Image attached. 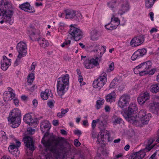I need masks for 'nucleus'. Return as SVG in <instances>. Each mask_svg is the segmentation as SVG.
<instances>
[{
  "label": "nucleus",
  "mask_w": 159,
  "mask_h": 159,
  "mask_svg": "<svg viewBox=\"0 0 159 159\" xmlns=\"http://www.w3.org/2000/svg\"><path fill=\"white\" fill-rule=\"evenodd\" d=\"M43 138L42 143L44 145L58 158L60 156L66 154L71 149L70 144L66 142L65 144L64 142L59 137L53 136L46 141Z\"/></svg>",
  "instance_id": "obj_1"
},
{
  "label": "nucleus",
  "mask_w": 159,
  "mask_h": 159,
  "mask_svg": "<svg viewBox=\"0 0 159 159\" xmlns=\"http://www.w3.org/2000/svg\"><path fill=\"white\" fill-rule=\"evenodd\" d=\"M12 8V4L8 0L0 1V11L2 13L4 18L7 20L10 19L13 15V11L11 9Z\"/></svg>",
  "instance_id": "obj_2"
},
{
  "label": "nucleus",
  "mask_w": 159,
  "mask_h": 159,
  "mask_svg": "<svg viewBox=\"0 0 159 159\" xmlns=\"http://www.w3.org/2000/svg\"><path fill=\"white\" fill-rule=\"evenodd\" d=\"M69 75L66 74L63 76L59 78L57 80V91L58 95L61 97L65 93L68 87Z\"/></svg>",
  "instance_id": "obj_3"
},
{
  "label": "nucleus",
  "mask_w": 159,
  "mask_h": 159,
  "mask_svg": "<svg viewBox=\"0 0 159 159\" xmlns=\"http://www.w3.org/2000/svg\"><path fill=\"white\" fill-rule=\"evenodd\" d=\"M152 63L151 61H148L143 62L137 66L134 69V71L135 73L138 70L140 75L142 76L146 74V73L148 70L150 69L152 67Z\"/></svg>",
  "instance_id": "obj_4"
},
{
  "label": "nucleus",
  "mask_w": 159,
  "mask_h": 159,
  "mask_svg": "<svg viewBox=\"0 0 159 159\" xmlns=\"http://www.w3.org/2000/svg\"><path fill=\"white\" fill-rule=\"evenodd\" d=\"M137 110L138 108L136 104L134 103H131L128 107L127 111L124 112L123 115L129 122V119H132L133 117H135L132 115L133 114L136 113Z\"/></svg>",
  "instance_id": "obj_5"
},
{
  "label": "nucleus",
  "mask_w": 159,
  "mask_h": 159,
  "mask_svg": "<svg viewBox=\"0 0 159 159\" xmlns=\"http://www.w3.org/2000/svg\"><path fill=\"white\" fill-rule=\"evenodd\" d=\"M69 34L72 35L71 39H74L76 41H79L82 37L83 33L79 29L70 25V30L69 31Z\"/></svg>",
  "instance_id": "obj_6"
},
{
  "label": "nucleus",
  "mask_w": 159,
  "mask_h": 159,
  "mask_svg": "<svg viewBox=\"0 0 159 159\" xmlns=\"http://www.w3.org/2000/svg\"><path fill=\"white\" fill-rule=\"evenodd\" d=\"M16 49L18 54L17 58H21L25 57L27 53V47L26 43L20 41L19 42L16 46Z\"/></svg>",
  "instance_id": "obj_7"
},
{
  "label": "nucleus",
  "mask_w": 159,
  "mask_h": 159,
  "mask_svg": "<svg viewBox=\"0 0 159 159\" xmlns=\"http://www.w3.org/2000/svg\"><path fill=\"white\" fill-rule=\"evenodd\" d=\"M146 116L140 119L133 117L132 119H129V122L136 126L142 127L143 125L147 124L149 121L150 116Z\"/></svg>",
  "instance_id": "obj_8"
},
{
  "label": "nucleus",
  "mask_w": 159,
  "mask_h": 159,
  "mask_svg": "<svg viewBox=\"0 0 159 159\" xmlns=\"http://www.w3.org/2000/svg\"><path fill=\"white\" fill-rule=\"evenodd\" d=\"M110 134L109 132L107 130H101L97 137L98 140L97 143L98 144L101 143H103L104 141V139H107L109 141Z\"/></svg>",
  "instance_id": "obj_9"
},
{
  "label": "nucleus",
  "mask_w": 159,
  "mask_h": 159,
  "mask_svg": "<svg viewBox=\"0 0 159 159\" xmlns=\"http://www.w3.org/2000/svg\"><path fill=\"white\" fill-rule=\"evenodd\" d=\"M105 75H101L94 80L93 84V87L94 88H97L99 87V89H100L102 87L107 81Z\"/></svg>",
  "instance_id": "obj_10"
},
{
  "label": "nucleus",
  "mask_w": 159,
  "mask_h": 159,
  "mask_svg": "<svg viewBox=\"0 0 159 159\" xmlns=\"http://www.w3.org/2000/svg\"><path fill=\"white\" fill-rule=\"evenodd\" d=\"M130 99L129 95L126 94H123L119 99L118 103L119 107L121 108H123L127 106L129 104Z\"/></svg>",
  "instance_id": "obj_11"
},
{
  "label": "nucleus",
  "mask_w": 159,
  "mask_h": 159,
  "mask_svg": "<svg viewBox=\"0 0 159 159\" xmlns=\"http://www.w3.org/2000/svg\"><path fill=\"white\" fill-rule=\"evenodd\" d=\"M98 57H96L95 59L93 58L90 60L88 59H86L84 64L86 68L90 69L94 67V66H97L99 65L98 60Z\"/></svg>",
  "instance_id": "obj_12"
},
{
  "label": "nucleus",
  "mask_w": 159,
  "mask_h": 159,
  "mask_svg": "<svg viewBox=\"0 0 159 159\" xmlns=\"http://www.w3.org/2000/svg\"><path fill=\"white\" fill-rule=\"evenodd\" d=\"M65 12L66 13V19H72L75 16L78 19H81V18L82 16L81 13L75 11L67 9L65 10Z\"/></svg>",
  "instance_id": "obj_13"
},
{
  "label": "nucleus",
  "mask_w": 159,
  "mask_h": 159,
  "mask_svg": "<svg viewBox=\"0 0 159 159\" xmlns=\"http://www.w3.org/2000/svg\"><path fill=\"white\" fill-rule=\"evenodd\" d=\"M144 41L143 37L142 35H139L134 38L130 42L131 46L135 47L142 44Z\"/></svg>",
  "instance_id": "obj_14"
},
{
  "label": "nucleus",
  "mask_w": 159,
  "mask_h": 159,
  "mask_svg": "<svg viewBox=\"0 0 159 159\" xmlns=\"http://www.w3.org/2000/svg\"><path fill=\"white\" fill-rule=\"evenodd\" d=\"M23 141L26 147L30 150L33 151L35 149L34 143L31 137L29 136H25L23 138Z\"/></svg>",
  "instance_id": "obj_15"
},
{
  "label": "nucleus",
  "mask_w": 159,
  "mask_h": 159,
  "mask_svg": "<svg viewBox=\"0 0 159 159\" xmlns=\"http://www.w3.org/2000/svg\"><path fill=\"white\" fill-rule=\"evenodd\" d=\"M8 121L13 128L18 127L20 124L21 117H9Z\"/></svg>",
  "instance_id": "obj_16"
},
{
  "label": "nucleus",
  "mask_w": 159,
  "mask_h": 159,
  "mask_svg": "<svg viewBox=\"0 0 159 159\" xmlns=\"http://www.w3.org/2000/svg\"><path fill=\"white\" fill-rule=\"evenodd\" d=\"M1 69L3 70H6L11 64L10 60L5 56L3 57V60L1 61Z\"/></svg>",
  "instance_id": "obj_17"
},
{
  "label": "nucleus",
  "mask_w": 159,
  "mask_h": 159,
  "mask_svg": "<svg viewBox=\"0 0 159 159\" xmlns=\"http://www.w3.org/2000/svg\"><path fill=\"white\" fill-rule=\"evenodd\" d=\"M149 98V94L147 92L140 94L138 98V101L140 104H143Z\"/></svg>",
  "instance_id": "obj_18"
},
{
  "label": "nucleus",
  "mask_w": 159,
  "mask_h": 159,
  "mask_svg": "<svg viewBox=\"0 0 159 159\" xmlns=\"http://www.w3.org/2000/svg\"><path fill=\"white\" fill-rule=\"evenodd\" d=\"M115 15L114 14H112L111 19V25L110 28H111L112 29H116L120 23V20L118 18L115 17Z\"/></svg>",
  "instance_id": "obj_19"
},
{
  "label": "nucleus",
  "mask_w": 159,
  "mask_h": 159,
  "mask_svg": "<svg viewBox=\"0 0 159 159\" xmlns=\"http://www.w3.org/2000/svg\"><path fill=\"white\" fill-rule=\"evenodd\" d=\"M19 7L22 10L25 11H28L30 13L34 12L35 10L32 9L31 7L30 6V3L26 2L20 5Z\"/></svg>",
  "instance_id": "obj_20"
},
{
  "label": "nucleus",
  "mask_w": 159,
  "mask_h": 159,
  "mask_svg": "<svg viewBox=\"0 0 159 159\" xmlns=\"http://www.w3.org/2000/svg\"><path fill=\"white\" fill-rule=\"evenodd\" d=\"M152 112L157 115H159V102H154L150 104Z\"/></svg>",
  "instance_id": "obj_21"
},
{
  "label": "nucleus",
  "mask_w": 159,
  "mask_h": 159,
  "mask_svg": "<svg viewBox=\"0 0 159 159\" xmlns=\"http://www.w3.org/2000/svg\"><path fill=\"white\" fill-rule=\"evenodd\" d=\"M129 9V6L127 1H124L123 3L122 4L120 8L118 11V14L121 15H123Z\"/></svg>",
  "instance_id": "obj_22"
},
{
  "label": "nucleus",
  "mask_w": 159,
  "mask_h": 159,
  "mask_svg": "<svg viewBox=\"0 0 159 159\" xmlns=\"http://www.w3.org/2000/svg\"><path fill=\"white\" fill-rule=\"evenodd\" d=\"M90 39L93 41L97 40L100 36L99 31L96 29H94L90 32Z\"/></svg>",
  "instance_id": "obj_23"
},
{
  "label": "nucleus",
  "mask_w": 159,
  "mask_h": 159,
  "mask_svg": "<svg viewBox=\"0 0 159 159\" xmlns=\"http://www.w3.org/2000/svg\"><path fill=\"white\" fill-rule=\"evenodd\" d=\"M145 155L144 152H143L142 150H140L138 152L132 154L130 157L132 159H141L143 158Z\"/></svg>",
  "instance_id": "obj_24"
},
{
  "label": "nucleus",
  "mask_w": 159,
  "mask_h": 159,
  "mask_svg": "<svg viewBox=\"0 0 159 159\" xmlns=\"http://www.w3.org/2000/svg\"><path fill=\"white\" fill-rule=\"evenodd\" d=\"M98 119V123L99 124V127L100 129H101V130H103V129L107 125V121L105 119L104 117L103 116H100Z\"/></svg>",
  "instance_id": "obj_25"
},
{
  "label": "nucleus",
  "mask_w": 159,
  "mask_h": 159,
  "mask_svg": "<svg viewBox=\"0 0 159 159\" xmlns=\"http://www.w3.org/2000/svg\"><path fill=\"white\" fill-rule=\"evenodd\" d=\"M21 112L18 108L12 110L9 114V117H21Z\"/></svg>",
  "instance_id": "obj_26"
},
{
  "label": "nucleus",
  "mask_w": 159,
  "mask_h": 159,
  "mask_svg": "<svg viewBox=\"0 0 159 159\" xmlns=\"http://www.w3.org/2000/svg\"><path fill=\"white\" fill-rule=\"evenodd\" d=\"M90 48H91L93 49L92 51L94 52H97L98 49L102 48L104 50V51L105 52L106 50L105 47L104 46H102L100 44L96 43H93L89 46Z\"/></svg>",
  "instance_id": "obj_27"
},
{
  "label": "nucleus",
  "mask_w": 159,
  "mask_h": 159,
  "mask_svg": "<svg viewBox=\"0 0 159 159\" xmlns=\"http://www.w3.org/2000/svg\"><path fill=\"white\" fill-rule=\"evenodd\" d=\"M50 123L48 121L45 120L42 122L40 125L41 131L44 132L46 130H48L50 129Z\"/></svg>",
  "instance_id": "obj_28"
},
{
  "label": "nucleus",
  "mask_w": 159,
  "mask_h": 159,
  "mask_svg": "<svg viewBox=\"0 0 159 159\" xmlns=\"http://www.w3.org/2000/svg\"><path fill=\"white\" fill-rule=\"evenodd\" d=\"M116 98V94L114 92H112L106 96V100L107 102L110 103L114 101Z\"/></svg>",
  "instance_id": "obj_29"
},
{
  "label": "nucleus",
  "mask_w": 159,
  "mask_h": 159,
  "mask_svg": "<svg viewBox=\"0 0 159 159\" xmlns=\"http://www.w3.org/2000/svg\"><path fill=\"white\" fill-rule=\"evenodd\" d=\"M40 45L43 48H45L48 45V42L45 40L44 38H39L37 40Z\"/></svg>",
  "instance_id": "obj_30"
},
{
  "label": "nucleus",
  "mask_w": 159,
  "mask_h": 159,
  "mask_svg": "<svg viewBox=\"0 0 159 159\" xmlns=\"http://www.w3.org/2000/svg\"><path fill=\"white\" fill-rule=\"evenodd\" d=\"M146 111L145 110H141L139 113L138 117H135L136 118H139V119L143 118V117L147 116H151V114H146Z\"/></svg>",
  "instance_id": "obj_31"
},
{
  "label": "nucleus",
  "mask_w": 159,
  "mask_h": 159,
  "mask_svg": "<svg viewBox=\"0 0 159 159\" xmlns=\"http://www.w3.org/2000/svg\"><path fill=\"white\" fill-rule=\"evenodd\" d=\"M150 90L152 93H156L159 92V84H156L152 85L150 87Z\"/></svg>",
  "instance_id": "obj_32"
},
{
  "label": "nucleus",
  "mask_w": 159,
  "mask_h": 159,
  "mask_svg": "<svg viewBox=\"0 0 159 159\" xmlns=\"http://www.w3.org/2000/svg\"><path fill=\"white\" fill-rule=\"evenodd\" d=\"M50 92L49 90L46 89L44 92H42L41 93V97L43 100H47L49 96Z\"/></svg>",
  "instance_id": "obj_33"
},
{
  "label": "nucleus",
  "mask_w": 159,
  "mask_h": 159,
  "mask_svg": "<svg viewBox=\"0 0 159 159\" xmlns=\"http://www.w3.org/2000/svg\"><path fill=\"white\" fill-rule=\"evenodd\" d=\"M154 3L153 0H145V7L147 8H151Z\"/></svg>",
  "instance_id": "obj_34"
},
{
  "label": "nucleus",
  "mask_w": 159,
  "mask_h": 159,
  "mask_svg": "<svg viewBox=\"0 0 159 159\" xmlns=\"http://www.w3.org/2000/svg\"><path fill=\"white\" fill-rule=\"evenodd\" d=\"M104 100L100 98L96 102V108L99 109L101 107V106L104 102Z\"/></svg>",
  "instance_id": "obj_35"
},
{
  "label": "nucleus",
  "mask_w": 159,
  "mask_h": 159,
  "mask_svg": "<svg viewBox=\"0 0 159 159\" xmlns=\"http://www.w3.org/2000/svg\"><path fill=\"white\" fill-rule=\"evenodd\" d=\"M31 115L30 114H27L24 116L23 120L26 123L28 124L31 121Z\"/></svg>",
  "instance_id": "obj_36"
},
{
  "label": "nucleus",
  "mask_w": 159,
  "mask_h": 159,
  "mask_svg": "<svg viewBox=\"0 0 159 159\" xmlns=\"http://www.w3.org/2000/svg\"><path fill=\"white\" fill-rule=\"evenodd\" d=\"M117 0H111V1L107 3V5L109 7L111 8H114L116 4Z\"/></svg>",
  "instance_id": "obj_37"
},
{
  "label": "nucleus",
  "mask_w": 159,
  "mask_h": 159,
  "mask_svg": "<svg viewBox=\"0 0 159 159\" xmlns=\"http://www.w3.org/2000/svg\"><path fill=\"white\" fill-rule=\"evenodd\" d=\"M141 57L145 55L147 52V50L145 48L140 49L136 51Z\"/></svg>",
  "instance_id": "obj_38"
},
{
  "label": "nucleus",
  "mask_w": 159,
  "mask_h": 159,
  "mask_svg": "<svg viewBox=\"0 0 159 159\" xmlns=\"http://www.w3.org/2000/svg\"><path fill=\"white\" fill-rule=\"evenodd\" d=\"M141 57L139 55L138 53V52L136 51L132 55L131 59L133 61H134L135 60L139 59Z\"/></svg>",
  "instance_id": "obj_39"
},
{
  "label": "nucleus",
  "mask_w": 159,
  "mask_h": 159,
  "mask_svg": "<svg viewBox=\"0 0 159 159\" xmlns=\"http://www.w3.org/2000/svg\"><path fill=\"white\" fill-rule=\"evenodd\" d=\"M34 74L33 73H31L29 74L28 76L27 81L29 83H32L34 79Z\"/></svg>",
  "instance_id": "obj_40"
},
{
  "label": "nucleus",
  "mask_w": 159,
  "mask_h": 159,
  "mask_svg": "<svg viewBox=\"0 0 159 159\" xmlns=\"http://www.w3.org/2000/svg\"><path fill=\"white\" fill-rule=\"evenodd\" d=\"M16 146L15 145L14 143H12L8 147V150L10 152H12V150L13 149H15L16 150H18L17 148H16Z\"/></svg>",
  "instance_id": "obj_41"
},
{
  "label": "nucleus",
  "mask_w": 159,
  "mask_h": 159,
  "mask_svg": "<svg viewBox=\"0 0 159 159\" xmlns=\"http://www.w3.org/2000/svg\"><path fill=\"white\" fill-rule=\"evenodd\" d=\"M122 120V119L120 118L116 117L113 122L114 124L116 125L117 124H120Z\"/></svg>",
  "instance_id": "obj_42"
},
{
  "label": "nucleus",
  "mask_w": 159,
  "mask_h": 159,
  "mask_svg": "<svg viewBox=\"0 0 159 159\" xmlns=\"http://www.w3.org/2000/svg\"><path fill=\"white\" fill-rule=\"evenodd\" d=\"M153 141L152 140H149V141H148V145L147 146V147H146V148L147 149H148V151H149L150 150L152 149V148H153V147H154V146H151V144L152 143H153Z\"/></svg>",
  "instance_id": "obj_43"
},
{
  "label": "nucleus",
  "mask_w": 159,
  "mask_h": 159,
  "mask_svg": "<svg viewBox=\"0 0 159 159\" xmlns=\"http://www.w3.org/2000/svg\"><path fill=\"white\" fill-rule=\"evenodd\" d=\"M70 40H69L68 39H66L65 42L61 45V46L62 47H64L65 46L70 44Z\"/></svg>",
  "instance_id": "obj_44"
},
{
  "label": "nucleus",
  "mask_w": 159,
  "mask_h": 159,
  "mask_svg": "<svg viewBox=\"0 0 159 159\" xmlns=\"http://www.w3.org/2000/svg\"><path fill=\"white\" fill-rule=\"evenodd\" d=\"M54 101H50L48 102L47 103V105L49 107L52 108L54 107Z\"/></svg>",
  "instance_id": "obj_45"
},
{
  "label": "nucleus",
  "mask_w": 159,
  "mask_h": 159,
  "mask_svg": "<svg viewBox=\"0 0 159 159\" xmlns=\"http://www.w3.org/2000/svg\"><path fill=\"white\" fill-rule=\"evenodd\" d=\"M27 134H32L34 132V129L31 128H28L27 129Z\"/></svg>",
  "instance_id": "obj_46"
},
{
  "label": "nucleus",
  "mask_w": 159,
  "mask_h": 159,
  "mask_svg": "<svg viewBox=\"0 0 159 159\" xmlns=\"http://www.w3.org/2000/svg\"><path fill=\"white\" fill-rule=\"evenodd\" d=\"M2 18H3V20H1L0 21V23L1 24H2L5 21L7 22H8V23H9V24H11V23L12 22H11V18L10 19H9V20H6V19H5L4 17H3Z\"/></svg>",
  "instance_id": "obj_47"
},
{
  "label": "nucleus",
  "mask_w": 159,
  "mask_h": 159,
  "mask_svg": "<svg viewBox=\"0 0 159 159\" xmlns=\"http://www.w3.org/2000/svg\"><path fill=\"white\" fill-rule=\"evenodd\" d=\"M155 71H156V70L154 69H152L151 70H149L148 71V70L147 71V72L146 73V74H149L150 75H152L154 74Z\"/></svg>",
  "instance_id": "obj_48"
},
{
  "label": "nucleus",
  "mask_w": 159,
  "mask_h": 159,
  "mask_svg": "<svg viewBox=\"0 0 159 159\" xmlns=\"http://www.w3.org/2000/svg\"><path fill=\"white\" fill-rule=\"evenodd\" d=\"M29 29L30 30H29V31H30V34L32 35H34L35 34V33L34 32V29L33 27L31 26Z\"/></svg>",
  "instance_id": "obj_49"
},
{
  "label": "nucleus",
  "mask_w": 159,
  "mask_h": 159,
  "mask_svg": "<svg viewBox=\"0 0 159 159\" xmlns=\"http://www.w3.org/2000/svg\"><path fill=\"white\" fill-rule=\"evenodd\" d=\"M98 119H97L96 120H93L92 121V127L93 129L96 126V123H98Z\"/></svg>",
  "instance_id": "obj_50"
},
{
  "label": "nucleus",
  "mask_w": 159,
  "mask_h": 159,
  "mask_svg": "<svg viewBox=\"0 0 159 159\" xmlns=\"http://www.w3.org/2000/svg\"><path fill=\"white\" fill-rule=\"evenodd\" d=\"M74 144L76 146L78 147L80 146L81 144L78 139H76L74 140Z\"/></svg>",
  "instance_id": "obj_51"
},
{
  "label": "nucleus",
  "mask_w": 159,
  "mask_h": 159,
  "mask_svg": "<svg viewBox=\"0 0 159 159\" xmlns=\"http://www.w3.org/2000/svg\"><path fill=\"white\" fill-rule=\"evenodd\" d=\"M69 111L68 108H66L65 109H61V113L63 115H65V114L67 112Z\"/></svg>",
  "instance_id": "obj_52"
},
{
  "label": "nucleus",
  "mask_w": 159,
  "mask_h": 159,
  "mask_svg": "<svg viewBox=\"0 0 159 159\" xmlns=\"http://www.w3.org/2000/svg\"><path fill=\"white\" fill-rule=\"evenodd\" d=\"M7 94H9L10 96V98L12 99L14 98L15 96V94L14 93L13 91L12 92H11L10 93H6Z\"/></svg>",
  "instance_id": "obj_53"
},
{
  "label": "nucleus",
  "mask_w": 159,
  "mask_h": 159,
  "mask_svg": "<svg viewBox=\"0 0 159 159\" xmlns=\"http://www.w3.org/2000/svg\"><path fill=\"white\" fill-rule=\"evenodd\" d=\"M36 120L35 119H33L32 118L31 119V121L28 124L29 125H32L35 124H36Z\"/></svg>",
  "instance_id": "obj_54"
},
{
  "label": "nucleus",
  "mask_w": 159,
  "mask_h": 159,
  "mask_svg": "<svg viewBox=\"0 0 159 159\" xmlns=\"http://www.w3.org/2000/svg\"><path fill=\"white\" fill-rule=\"evenodd\" d=\"M33 105L35 107H36L38 104L37 100L36 99H34L32 101Z\"/></svg>",
  "instance_id": "obj_55"
},
{
  "label": "nucleus",
  "mask_w": 159,
  "mask_h": 159,
  "mask_svg": "<svg viewBox=\"0 0 159 159\" xmlns=\"http://www.w3.org/2000/svg\"><path fill=\"white\" fill-rule=\"evenodd\" d=\"M109 68L111 71L113 70L114 69V65L113 62L111 63L109 66Z\"/></svg>",
  "instance_id": "obj_56"
},
{
  "label": "nucleus",
  "mask_w": 159,
  "mask_h": 159,
  "mask_svg": "<svg viewBox=\"0 0 159 159\" xmlns=\"http://www.w3.org/2000/svg\"><path fill=\"white\" fill-rule=\"evenodd\" d=\"M37 63L35 62H33L31 66L30 69L31 70H34L35 66H37Z\"/></svg>",
  "instance_id": "obj_57"
},
{
  "label": "nucleus",
  "mask_w": 159,
  "mask_h": 159,
  "mask_svg": "<svg viewBox=\"0 0 159 159\" xmlns=\"http://www.w3.org/2000/svg\"><path fill=\"white\" fill-rule=\"evenodd\" d=\"M122 155L121 153H120L116 155L112 159H118L119 158L122 157Z\"/></svg>",
  "instance_id": "obj_58"
},
{
  "label": "nucleus",
  "mask_w": 159,
  "mask_h": 159,
  "mask_svg": "<svg viewBox=\"0 0 159 159\" xmlns=\"http://www.w3.org/2000/svg\"><path fill=\"white\" fill-rule=\"evenodd\" d=\"M15 141L16 144V145H15L17 147L16 148L18 149V148L20 147V145L21 143L19 141H17L16 139L15 140Z\"/></svg>",
  "instance_id": "obj_59"
},
{
  "label": "nucleus",
  "mask_w": 159,
  "mask_h": 159,
  "mask_svg": "<svg viewBox=\"0 0 159 159\" xmlns=\"http://www.w3.org/2000/svg\"><path fill=\"white\" fill-rule=\"evenodd\" d=\"M20 58H18L16 60V61H15V62H14V66H16L18 65L20 61Z\"/></svg>",
  "instance_id": "obj_60"
},
{
  "label": "nucleus",
  "mask_w": 159,
  "mask_h": 159,
  "mask_svg": "<svg viewBox=\"0 0 159 159\" xmlns=\"http://www.w3.org/2000/svg\"><path fill=\"white\" fill-rule=\"evenodd\" d=\"M78 80L79 82L80 83V84H82V85L84 84V83H82L83 78L82 76H80L79 77Z\"/></svg>",
  "instance_id": "obj_61"
},
{
  "label": "nucleus",
  "mask_w": 159,
  "mask_h": 159,
  "mask_svg": "<svg viewBox=\"0 0 159 159\" xmlns=\"http://www.w3.org/2000/svg\"><path fill=\"white\" fill-rule=\"evenodd\" d=\"M13 101L16 106H17L19 105V101L18 99H15L13 100Z\"/></svg>",
  "instance_id": "obj_62"
},
{
  "label": "nucleus",
  "mask_w": 159,
  "mask_h": 159,
  "mask_svg": "<svg viewBox=\"0 0 159 159\" xmlns=\"http://www.w3.org/2000/svg\"><path fill=\"white\" fill-rule=\"evenodd\" d=\"M105 109L106 112H108L110 111V108L108 106H106L105 107Z\"/></svg>",
  "instance_id": "obj_63"
},
{
  "label": "nucleus",
  "mask_w": 159,
  "mask_h": 159,
  "mask_svg": "<svg viewBox=\"0 0 159 159\" xmlns=\"http://www.w3.org/2000/svg\"><path fill=\"white\" fill-rule=\"evenodd\" d=\"M52 123L54 126H57L58 125V121L57 120H54L53 121Z\"/></svg>",
  "instance_id": "obj_64"
}]
</instances>
